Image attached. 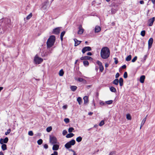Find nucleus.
<instances>
[{
    "instance_id": "obj_29",
    "label": "nucleus",
    "mask_w": 155,
    "mask_h": 155,
    "mask_svg": "<svg viewBox=\"0 0 155 155\" xmlns=\"http://www.w3.org/2000/svg\"><path fill=\"white\" fill-rule=\"evenodd\" d=\"M64 74V71L63 70L61 69L60 70L59 72V75L60 76H63Z\"/></svg>"
},
{
    "instance_id": "obj_47",
    "label": "nucleus",
    "mask_w": 155,
    "mask_h": 155,
    "mask_svg": "<svg viewBox=\"0 0 155 155\" xmlns=\"http://www.w3.org/2000/svg\"><path fill=\"white\" fill-rule=\"evenodd\" d=\"M51 155H58V153L57 151H54L53 153Z\"/></svg>"
},
{
    "instance_id": "obj_28",
    "label": "nucleus",
    "mask_w": 155,
    "mask_h": 155,
    "mask_svg": "<svg viewBox=\"0 0 155 155\" xmlns=\"http://www.w3.org/2000/svg\"><path fill=\"white\" fill-rule=\"evenodd\" d=\"M83 64L84 66H87L89 65V62L88 61H83Z\"/></svg>"
},
{
    "instance_id": "obj_6",
    "label": "nucleus",
    "mask_w": 155,
    "mask_h": 155,
    "mask_svg": "<svg viewBox=\"0 0 155 155\" xmlns=\"http://www.w3.org/2000/svg\"><path fill=\"white\" fill-rule=\"evenodd\" d=\"M61 28V27H57L54 29L53 30V33L57 35L59 34L60 32Z\"/></svg>"
},
{
    "instance_id": "obj_20",
    "label": "nucleus",
    "mask_w": 155,
    "mask_h": 155,
    "mask_svg": "<svg viewBox=\"0 0 155 155\" xmlns=\"http://www.w3.org/2000/svg\"><path fill=\"white\" fill-rule=\"evenodd\" d=\"M74 134L72 133H70L67 134L66 136V137L68 138H71L74 136Z\"/></svg>"
},
{
    "instance_id": "obj_5",
    "label": "nucleus",
    "mask_w": 155,
    "mask_h": 155,
    "mask_svg": "<svg viewBox=\"0 0 155 155\" xmlns=\"http://www.w3.org/2000/svg\"><path fill=\"white\" fill-rule=\"evenodd\" d=\"M50 142L52 144H55L57 143V139L56 137L54 136H51L50 137Z\"/></svg>"
},
{
    "instance_id": "obj_21",
    "label": "nucleus",
    "mask_w": 155,
    "mask_h": 155,
    "mask_svg": "<svg viewBox=\"0 0 155 155\" xmlns=\"http://www.w3.org/2000/svg\"><path fill=\"white\" fill-rule=\"evenodd\" d=\"M77 101L79 105H81V104L82 103V100L81 98V97H78L77 99Z\"/></svg>"
},
{
    "instance_id": "obj_26",
    "label": "nucleus",
    "mask_w": 155,
    "mask_h": 155,
    "mask_svg": "<svg viewBox=\"0 0 155 155\" xmlns=\"http://www.w3.org/2000/svg\"><path fill=\"white\" fill-rule=\"evenodd\" d=\"M2 141H3V143H6L8 142V139L7 137H6L4 139H2Z\"/></svg>"
},
{
    "instance_id": "obj_27",
    "label": "nucleus",
    "mask_w": 155,
    "mask_h": 155,
    "mask_svg": "<svg viewBox=\"0 0 155 155\" xmlns=\"http://www.w3.org/2000/svg\"><path fill=\"white\" fill-rule=\"evenodd\" d=\"M126 118L129 120H130L131 119V116L129 114H127L126 115Z\"/></svg>"
},
{
    "instance_id": "obj_51",
    "label": "nucleus",
    "mask_w": 155,
    "mask_h": 155,
    "mask_svg": "<svg viewBox=\"0 0 155 155\" xmlns=\"http://www.w3.org/2000/svg\"><path fill=\"white\" fill-rule=\"evenodd\" d=\"M120 76L119 74L118 73H116L115 75V78H117Z\"/></svg>"
},
{
    "instance_id": "obj_2",
    "label": "nucleus",
    "mask_w": 155,
    "mask_h": 155,
    "mask_svg": "<svg viewBox=\"0 0 155 155\" xmlns=\"http://www.w3.org/2000/svg\"><path fill=\"white\" fill-rule=\"evenodd\" d=\"M55 41V37L52 35L48 39L47 42V45L48 48H50L54 45Z\"/></svg>"
},
{
    "instance_id": "obj_25",
    "label": "nucleus",
    "mask_w": 155,
    "mask_h": 155,
    "mask_svg": "<svg viewBox=\"0 0 155 155\" xmlns=\"http://www.w3.org/2000/svg\"><path fill=\"white\" fill-rule=\"evenodd\" d=\"M131 55H129L126 58V60L127 61H130L131 59Z\"/></svg>"
},
{
    "instance_id": "obj_38",
    "label": "nucleus",
    "mask_w": 155,
    "mask_h": 155,
    "mask_svg": "<svg viewBox=\"0 0 155 155\" xmlns=\"http://www.w3.org/2000/svg\"><path fill=\"white\" fill-rule=\"evenodd\" d=\"M64 121L66 123H68L69 122V119L68 118H66L64 119Z\"/></svg>"
},
{
    "instance_id": "obj_42",
    "label": "nucleus",
    "mask_w": 155,
    "mask_h": 155,
    "mask_svg": "<svg viewBox=\"0 0 155 155\" xmlns=\"http://www.w3.org/2000/svg\"><path fill=\"white\" fill-rule=\"evenodd\" d=\"M97 64L99 66L102 65V63L99 61H97Z\"/></svg>"
},
{
    "instance_id": "obj_63",
    "label": "nucleus",
    "mask_w": 155,
    "mask_h": 155,
    "mask_svg": "<svg viewBox=\"0 0 155 155\" xmlns=\"http://www.w3.org/2000/svg\"><path fill=\"white\" fill-rule=\"evenodd\" d=\"M108 64H105V67L106 68H107L108 67Z\"/></svg>"
},
{
    "instance_id": "obj_40",
    "label": "nucleus",
    "mask_w": 155,
    "mask_h": 155,
    "mask_svg": "<svg viewBox=\"0 0 155 155\" xmlns=\"http://www.w3.org/2000/svg\"><path fill=\"white\" fill-rule=\"evenodd\" d=\"M137 57L136 56H135L132 60V62H135L137 60Z\"/></svg>"
},
{
    "instance_id": "obj_49",
    "label": "nucleus",
    "mask_w": 155,
    "mask_h": 155,
    "mask_svg": "<svg viewBox=\"0 0 155 155\" xmlns=\"http://www.w3.org/2000/svg\"><path fill=\"white\" fill-rule=\"evenodd\" d=\"M44 147L45 149H47L48 148V145L47 144H45L44 145Z\"/></svg>"
},
{
    "instance_id": "obj_56",
    "label": "nucleus",
    "mask_w": 155,
    "mask_h": 155,
    "mask_svg": "<svg viewBox=\"0 0 155 155\" xmlns=\"http://www.w3.org/2000/svg\"><path fill=\"white\" fill-rule=\"evenodd\" d=\"M122 68L123 69H125L126 68V65L124 64L122 66Z\"/></svg>"
},
{
    "instance_id": "obj_4",
    "label": "nucleus",
    "mask_w": 155,
    "mask_h": 155,
    "mask_svg": "<svg viewBox=\"0 0 155 155\" xmlns=\"http://www.w3.org/2000/svg\"><path fill=\"white\" fill-rule=\"evenodd\" d=\"M43 61V59L38 57V55H36L34 58V61L36 64H41Z\"/></svg>"
},
{
    "instance_id": "obj_35",
    "label": "nucleus",
    "mask_w": 155,
    "mask_h": 155,
    "mask_svg": "<svg viewBox=\"0 0 155 155\" xmlns=\"http://www.w3.org/2000/svg\"><path fill=\"white\" fill-rule=\"evenodd\" d=\"M74 130V128L73 127H70L68 130V131L69 133H71Z\"/></svg>"
},
{
    "instance_id": "obj_64",
    "label": "nucleus",
    "mask_w": 155,
    "mask_h": 155,
    "mask_svg": "<svg viewBox=\"0 0 155 155\" xmlns=\"http://www.w3.org/2000/svg\"><path fill=\"white\" fill-rule=\"evenodd\" d=\"M0 155H4L3 153L2 152H0Z\"/></svg>"
},
{
    "instance_id": "obj_54",
    "label": "nucleus",
    "mask_w": 155,
    "mask_h": 155,
    "mask_svg": "<svg viewBox=\"0 0 155 155\" xmlns=\"http://www.w3.org/2000/svg\"><path fill=\"white\" fill-rule=\"evenodd\" d=\"M87 54L89 56H91L92 55V53L91 52H88L87 53Z\"/></svg>"
},
{
    "instance_id": "obj_34",
    "label": "nucleus",
    "mask_w": 155,
    "mask_h": 155,
    "mask_svg": "<svg viewBox=\"0 0 155 155\" xmlns=\"http://www.w3.org/2000/svg\"><path fill=\"white\" fill-rule=\"evenodd\" d=\"M104 120H102L101 121V122L99 124V126H101L104 125Z\"/></svg>"
},
{
    "instance_id": "obj_13",
    "label": "nucleus",
    "mask_w": 155,
    "mask_h": 155,
    "mask_svg": "<svg viewBox=\"0 0 155 155\" xmlns=\"http://www.w3.org/2000/svg\"><path fill=\"white\" fill-rule=\"evenodd\" d=\"M74 40L75 42L74 46H76L79 45L81 42V41H78L76 39H74Z\"/></svg>"
},
{
    "instance_id": "obj_43",
    "label": "nucleus",
    "mask_w": 155,
    "mask_h": 155,
    "mask_svg": "<svg viewBox=\"0 0 155 155\" xmlns=\"http://www.w3.org/2000/svg\"><path fill=\"white\" fill-rule=\"evenodd\" d=\"M127 77V72H125L124 73V77L125 78H126Z\"/></svg>"
},
{
    "instance_id": "obj_18",
    "label": "nucleus",
    "mask_w": 155,
    "mask_h": 155,
    "mask_svg": "<svg viewBox=\"0 0 155 155\" xmlns=\"http://www.w3.org/2000/svg\"><path fill=\"white\" fill-rule=\"evenodd\" d=\"M77 87L75 86H71L70 87L71 90L73 91H75L77 89Z\"/></svg>"
},
{
    "instance_id": "obj_32",
    "label": "nucleus",
    "mask_w": 155,
    "mask_h": 155,
    "mask_svg": "<svg viewBox=\"0 0 155 155\" xmlns=\"http://www.w3.org/2000/svg\"><path fill=\"white\" fill-rule=\"evenodd\" d=\"M145 31L144 30L142 31L140 33V35L142 36H144L145 34Z\"/></svg>"
},
{
    "instance_id": "obj_33",
    "label": "nucleus",
    "mask_w": 155,
    "mask_h": 155,
    "mask_svg": "<svg viewBox=\"0 0 155 155\" xmlns=\"http://www.w3.org/2000/svg\"><path fill=\"white\" fill-rule=\"evenodd\" d=\"M43 142L42 140L41 139H40L38 140L37 143L38 145L41 144Z\"/></svg>"
},
{
    "instance_id": "obj_58",
    "label": "nucleus",
    "mask_w": 155,
    "mask_h": 155,
    "mask_svg": "<svg viewBox=\"0 0 155 155\" xmlns=\"http://www.w3.org/2000/svg\"><path fill=\"white\" fill-rule=\"evenodd\" d=\"M63 109H66L67 108V105H64L63 106Z\"/></svg>"
},
{
    "instance_id": "obj_60",
    "label": "nucleus",
    "mask_w": 155,
    "mask_h": 155,
    "mask_svg": "<svg viewBox=\"0 0 155 155\" xmlns=\"http://www.w3.org/2000/svg\"><path fill=\"white\" fill-rule=\"evenodd\" d=\"M93 114V113L92 112H89V113H88V115H91L92 114Z\"/></svg>"
},
{
    "instance_id": "obj_17",
    "label": "nucleus",
    "mask_w": 155,
    "mask_h": 155,
    "mask_svg": "<svg viewBox=\"0 0 155 155\" xmlns=\"http://www.w3.org/2000/svg\"><path fill=\"white\" fill-rule=\"evenodd\" d=\"M88 97L87 96H85L83 98V99L84 101V104H87L88 102Z\"/></svg>"
},
{
    "instance_id": "obj_61",
    "label": "nucleus",
    "mask_w": 155,
    "mask_h": 155,
    "mask_svg": "<svg viewBox=\"0 0 155 155\" xmlns=\"http://www.w3.org/2000/svg\"><path fill=\"white\" fill-rule=\"evenodd\" d=\"M121 87L123 84V83H119Z\"/></svg>"
},
{
    "instance_id": "obj_12",
    "label": "nucleus",
    "mask_w": 155,
    "mask_h": 155,
    "mask_svg": "<svg viewBox=\"0 0 155 155\" xmlns=\"http://www.w3.org/2000/svg\"><path fill=\"white\" fill-rule=\"evenodd\" d=\"M81 60H89L91 59H92V58L89 56H84V57H82L80 58Z\"/></svg>"
},
{
    "instance_id": "obj_37",
    "label": "nucleus",
    "mask_w": 155,
    "mask_h": 155,
    "mask_svg": "<svg viewBox=\"0 0 155 155\" xmlns=\"http://www.w3.org/2000/svg\"><path fill=\"white\" fill-rule=\"evenodd\" d=\"M99 69H100V71L101 72H102L104 70V69L103 66L102 65L101 66H99Z\"/></svg>"
},
{
    "instance_id": "obj_52",
    "label": "nucleus",
    "mask_w": 155,
    "mask_h": 155,
    "mask_svg": "<svg viewBox=\"0 0 155 155\" xmlns=\"http://www.w3.org/2000/svg\"><path fill=\"white\" fill-rule=\"evenodd\" d=\"M100 104L101 105H104L105 104V103L103 101H101L100 103Z\"/></svg>"
},
{
    "instance_id": "obj_23",
    "label": "nucleus",
    "mask_w": 155,
    "mask_h": 155,
    "mask_svg": "<svg viewBox=\"0 0 155 155\" xmlns=\"http://www.w3.org/2000/svg\"><path fill=\"white\" fill-rule=\"evenodd\" d=\"M82 138L81 136L77 137L76 139V141L78 142H80L81 141Z\"/></svg>"
},
{
    "instance_id": "obj_10",
    "label": "nucleus",
    "mask_w": 155,
    "mask_h": 155,
    "mask_svg": "<svg viewBox=\"0 0 155 155\" xmlns=\"http://www.w3.org/2000/svg\"><path fill=\"white\" fill-rule=\"evenodd\" d=\"M84 29L82 28L81 25H80L79 27V30L78 32V34H82L84 32Z\"/></svg>"
},
{
    "instance_id": "obj_7",
    "label": "nucleus",
    "mask_w": 155,
    "mask_h": 155,
    "mask_svg": "<svg viewBox=\"0 0 155 155\" xmlns=\"http://www.w3.org/2000/svg\"><path fill=\"white\" fill-rule=\"evenodd\" d=\"M91 48L90 47H85L82 49V51L83 53L84 54L86 51H91Z\"/></svg>"
},
{
    "instance_id": "obj_1",
    "label": "nucleus",
    "mask_w": 155,
    "mask_h": 155,
    "mask_svg": "<svg viewBox=\"0 0 155 155\" xmlns=\"http://www.w3.org/2000/svg\"><path fill=\"white\" fill-rule=\"evenodd\" d=\"M110 51L109 48L107 47L102 48L101 50V56L104 59L107 58L110 56Z\"/></svg>"
},
{
    "instance_id": "obj_11",
    "label": "nucleus",
    "mask_w": 155,
    "mask_h": 155,
    "mask_svg": "<svg viewBox=\"0 0 155 155\" xmlns=\"http://www.w3.org/2000/svg\"><path fill=\"white\" fill-rule=\"evenodd\" d=\"M52 150H58L59 146L58 144H53Z\"/></svg>"
},
{
    "instance_id": "obj_48",
    "label": "nucleus",
    "mask_w": 155,
    "mask_h": 155,
    "mask_svg": "<svg viewBox=\"0 0 155 155\" xmlns=\"http://www.w3.org/2000/svg\"><path fill=\"white\" fill-rule=\"evenodd\" d=\"M119 83H123V79L122 78H120L119 80Z\"/></svg>"
},
{
    "instance_id": "obj_22",
    "label": "nucleus",
    "mask_w": 155,
    "mask_h": 155,
    "mask_svg": "<svg viewBox=\"0 0 155 155\" xmlns=\"http://www.w3.org/2000/svg\"><path fill=\"white\" fill-rule=\"evenodd\" d=\"M110 91L113 92H115L116 91V89L113 87H111L110 88Z\"/></svg>"
},
{
    "instance_id": "obj_45",
    "label": "nucleus",
    "mask_w": 155,
    "mask_h": 155,
    "mask_svg": "<svg viewBox=\"0 0 155 155\" xmlns=\"http://www.w3.org/2000/svg\"><path fill=\"white\" fill-rule=\"evenodd\" d=\"M67 133V131L65 130H64L63 131L62 134L63 135H65Z\"/></svg>"
},
{
    "instance_id": "obj_53",
    "label": "nucleus",
    "mask_w": 155,
    "mask_h": 155,
    "mask_svg": "<svg viewBox=\"0 0 155 155\" xmlns=\"http://www.w3.org/2000/svg\"><path fill=\"white\" fill-rule=\"evenodd\" d=\"M2 139H1L0 140V143L2 144H4L3 143H3V141H2Z\"/></svg>"
},
{
    "instance_id": "obj_50",
    "label": "nucleus",
    "mask_w": 155,
    "mask_h": 155,
    "mask_svg": "<svg viewBox=\"0 0 155 155\" xmlns=\"http://www.w3.org/2000/svg\"><path fill=\"white\" fill-rule=\"evenodd\" d=\"M84 80V79L81 78H79L78 79V81L79 82H82Z\"/></svg>"
},
{
    "instance_id": "obj_3",
    "label": "nucleus",
    "mask_w": 155,
    "mask_h": 155,
    "mask_svg": "<svg viewBox=\"0 0 155 155\" xmlns=\"http://www.w3.org/2000/svg\"><path fill=\"white\" fill-rule=\"evenodd\" d=\"M75 141L74 139H72L71 141L68 142L64 145L65 147L67 149L70 148L72 146L74 145L75 143Z\"/></svg>"
},
{
    "instance_id": "obj_19",
    "label": "nucleus",
    "mask_w": 155,
    "mask_h": 155,
    "mask_svg": "<svg viewBox=\"0 0 155 155\" xmlns=\"http://www.w3.org/2000/svg\"><path fill=\"white\" fill-rule=\"evenodd\" d=\"M119 83V80L117 79H116L113 81V84L116 85H118Z\"/></svg>"
},
{
    "instance_id": "obj_9",
    "label": "nucleus",
    "mask_w": 155,
    "mask_h": 155,
    "mask_svg": "<svg viewBox=\"0 0 155 155\" xmlns=\"http://www.w3.org/2000/svg\"><path fill=\"white\" fill-rule=\"evenodd\" d=\"M154 21L155 18L154 17L150 19L148 21V24L149 26H152L153 25V23Z\"/></svg>"
},
{
    "instance_id": "obj_57",
    "label": "nucleus",
    "mask_w": 155,
    "mask_h": 155,
    "mask_svg": "<svg viewBox=\"0 0 155 155\" xmlns=\"http://www.w3.org/2000/svg\"><path fill=\"white\" fill-rule=\"evenodd\" d=\"M7 20L8 21V24H10L11 22V20L10 19H7Z\"/></svg>"
},
{
    "instance_id": "obj_62",
    "label": "nucleus",
    "mask_w": 155,
    "mask_h": 155,
    "mask_svg": "<svg viewBox=\"0 0 155 155\" xmlns=\"http://www.w3.org/2000/svg\"><path fill=\"white\" fill-rule=\"evenodd\" d=\"M118 61L117 60H116L115 61V63L116 64H117L118 63Z\"/></svg>"
},
{
    "instance_id": "obj_55",
    "label": "nucleus",
    "mask_w": 155,
    "mask_h": 155,
    "mask_svg": "<svg viewBox=\"0 0 155 155\" xmlns=\"http://www.w3.org/2000/svg\"><path fill=\"white\" fill-rule=\"evenodd\" d=\"M140 3L141 4H143L144 3V2L143 1H140Z\"/></svg>"
},
{
    "instance_id": "obj_41",
    "label": "nucleus",
    "mask_w": 155,
    "mask_h": 155,
    "mask_svg": "<svg viewBox=\"0 0 155 155\" xmlns=\"http://www.w3.org/2000/svg\"><path fill=\"white\" fill-rule=\"evenodd\" d=\"M28 134L29 136H32L33 135V133L32 131H30L28 132Z\"/></svg>"
},
{
    "instance_id": "obj_30",
    "label": "nucleus",
    "mask_w": 155,
    "mask_h": 155,
    "mask_svg": "<svg viewBox=\"0 0 155 155\" xmlns=\"http://www.w3.org/2000/svg\"><path fill=\"white\" fill-rule=\"evenodd\" d=\"M32 16V14L31 13H30V14L26 17V19L27 20H29L30 19Z\"/></svg>"
},
{
    "instance_id": "obj_24",
    "label": "nucleus",
    "mask_w": 155,
    "mask_h": 155,
    "mask_svg": "<svg viewBox=\"0 0 155 155\" xmlns=\"http://www.w3.org/2000/svg\"><path fill=\"white\" fill-rule=\"evenodd\" d=\"M2 149L3 150H5L7 149V146L5 144H3L2 146Z\"/></svg>"
},
{
    "instance_id": "obj_15",
    "label": "nucleus",
    "mask_w": 155,
    "mask_h": 155,
    "mask_svg": "<svg viewBox=\"0 0 155 155\" xmlns=\"http://www.w3.org/2000/svg\"><path fill=\"white\" fill-rule=\"evenodd\" d=\"M145 78V77L144 75L141 76L140 78V82L142 83H144V80Z\"/></svg>"
},
{
    "instance_id": "obj_59",
    "label": "nucleus",
    "mask_w": 155,
    "mask_h": 155,
    "mask_svg": "<svg viewBox=\"0 0 155 155\" xmlns=\"http://www.w3.org/2000/svg\"><path fill=\"white\" fill-rule=\"evenodd\" d=\"M147 58V55H145L144 57V61H145Z\"/></svg>"
},
{
    "instance_id": "obj_31",
    "label": "nucleus",
    "mask_w": 155,
    "mask_h": 155,
    "mask_svg": "<svg viewBox=\"0 0 155 155\" xmlns=\"http://www.w3.org/2000/svg\"><path fill=\"white\" fill-rule=\"evenodd\" d=\"M52 127H49L47 128L46 130L48 132H50L52 130Z\"/></svg>"
},
{
    "instance_id": "obj_8",
    "label": "nucleus",
    "mask_w": 155,
    "mask_h": 155,
    "mask_svg": "<svg viewBox=\"0 0 155 155\" xmlns=\"http://www.w3.org/2000/svg\"><path fill=\"white\" fill-rule=\"evenodd\" d=\"M153 39L152 38H150L148 41V48L149 49L152 47Z\"/></svg>"
},
{
    "instance_id": "obj_39",
    "label": "nucleus",
    "mask_w": 155,
    "mask_h": 155,
    "mask_svg": "<svg viewBox=\"0 0 155 155\" xmlns=\"http://www.w3.org/2000/svg\"><path fill=\"white\" fill-rule=\"evenodd\" d=\"M116 152L115 151H113L110 152L109 155H114L116 154Z\"/></svg>"
},
{
    "instance_id": "obj_46",
    "label": "nucleus",
    "mask_w": 155,
    "mask_h": 155,
    "mask_svg": "<svg viewBox=\"0 0 155 155\" xmlns=\"http://www.w3.org/2000/svg\"><path fill=\"white\" fill-rule=\"evenodd\" d=\"M65 32V31H63L62 32L61 34L60 37H63L64 35Z\"/></svg>"
},
{
    "instance_id": "obj_14",
    "label": "nucleus",
    "mask_w": 155,
    "mask_h": 155,
    "mask_svg": "<svg viewBox=\"0 0 155 155\" xmlns=\"http://www.w3.org/2000/svg\"><path fill=\"white\" fill-rule=\"evenodd\" d=\"M147 116L142 120V121L141 122V123L140 127V129H141L143 125L144 124V123H145V121H146V120L147 119Z\"/></svg>"
},
{
    "instance_id": "obj_16",
    "label": "nucleus",
    "mask_w": 155,
    "mask_h": 155,
    "mask_svg": "<svg viewBox=\"0 0 155 155\" xmlns=\"http://www.w3.org/2000/svg\"><path fill=\"white\" fill-rule=\"evenodd\" d=\"M101 28L100 26H96L95 27V32H98L100 31Z\"/></svg>"
},
{
    "instance_id": "obj_36",
    "label": "nucleus",
    "mask_w": 155,
    "mask_h": 155,
    "mask_svg": "<svg viewBox=\"0 0 155 155\" xmlns=\"http://www.w3.org/2000/svg\"><path fill=\"white\" fill-rule=\"evenodd\" d=\"M113 101L112 100H109L106 102L107 104H110L112 103Z\"/></svg>"
},
{
    "instance_id": "obj_44",
    "label": "nucleus",
    "mask_w": 155,
    "mask_h": 155,
    "mask_svg": "<svg viewBox=\"0 0 155 155\" xmlns=\"http://www.w3.org/2000/svg\"><path fill=\"white\" fill-rule=\"evenodd\" d=\"M11 131V129H8L7 130V131L5 133V134L6 135H7L8 134H9L10 133V132Z\"/></svg>"
}]
</instances>
